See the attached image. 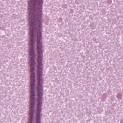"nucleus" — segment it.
<instances>
[{
	"label": "nucleus",
	"mask_w": 123,
	"mask_h": 123,
	"mask_svg": "<svg viewBox=\"0 0 123 123\" xmlns=\"http://www.w3.org/2000/svg\"><path fill=\"white\" fill-rule=\"evenodd\" d=\"M106 95V94H105V93L104 94V96Z\"/></svg>",
	"instance_id": "nucleus-1"
},
{
	"label": "nucleus",
	"mask_w": 123,
	"mask_h": 123,
	"mask_svg": "<svg viewBox=\"0 0 123 123\" xmlns=\"http://www.w3.org/2000/svg\"><path fill=\"white\" fill-rule=\"evenodd\" d=\"M117 97L118 98V99H119V98H119L118 97V96H117Z\"/></svg>",
	"instance_id": "nucleus-2"
}]
</instances>
